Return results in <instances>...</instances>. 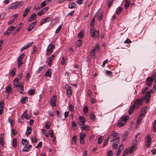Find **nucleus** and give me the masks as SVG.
<instances>
[{
  "label": "nucleus",
  "instance_id": "f257e3e1",
  "mask_svg": "<svg viewBox=\"0 0 156 156\" xmlns=\"http://www.w3.org/2000/svg\"><path fill=\"white\" fill-rule=\"evenodd\" d=\"M143 102L142 99L139 98L133 101V105L136 108V109H138L141 106Z\"/></svg>",
  "mask_w": 156,
  "mask_h": 156
},
{
  "label": "nucleus",
  "instance_id": "f03ea898",
  "mask_svg": "<svg viewBox=\"0 0 156 156\" xmlns=\"http://www.w3.org/2000/svg\"><path fill=\"white\" fill-rule=\"evenodd\" d=\"M23 3V2L22 1L16 2L11 5L9 8L12 9H15L18 8H19L22 5Z\"/></svg>",
  "mask_w": 156,
  "mask_h": 156
},
{
  "label": "nucleus",
  "instance_id": "7ed1b4c3",
  "mask_svg": "<svg viewBox=\"0 0 156 156\" xmlns=\"http://www.w3.org/2000/svg\"><path fill=\"white\" fill-rule=\"evenodd\" d=\"M90 33L91 34V37L94 38H98L99 37V32L98 30H96L93 27L91 28L90 31Z\"/></svg>",
  "mask_w": 156,
  "mask_h": 156
},
{
  "label": "nucleus",
  "instance_id": "20e7f679",
  "mask_svg": "<svg viewBox=\"0 0 156 156\" xmlns=\"http://www.w3.org/2000/svg\"><path fill=\"white\" fill-rule=\"evenodd\" d=\"M129 118V116L128 115L121 117L120 119V122L118 124V126L119 127H121L123 126L125 124Z\"/></svg>",
  "mask_w": 156,
  "mask_h": 156
},
{
  "label": "nucleus",
  "instance_id": "39448f33",
  "mask_svg": "<svg viewBox=\"0 0 156 156\" xmlns=\"http://www.w3.org/2000/svg\"><path fill=\"white\" fill-rule=\"evenodd\" d=\"M55 48V46L53 44H49L46 49L47 53L46 54V55H51L53 52V49Z\"/></svg>",
  "mask_w": 156,
  "mask_h": 156
},
{
  "label": "nucleus",
  "instance_id": "423d86ee",
  "mask_svg": "<svg viewBox=\"0 0 156 156\" xmlns=\"http://www.w3.org/2000/svg\"><path fill=\"white\" fill-rule=\"evenodd\" d=\"M118 134V133L116 132H112V138H111V142H112L113 140H117V139H118L119 140V137Z\"/></svg>",
  "mask_w": 156,
  "mask_h": 156
},
{
  "label": "nucleus",
  "instance_id": "0eeeda50",
  "mask_svg": "<svg viewBox=\"0 0 156 156\" xmlns=\"http://www.w3.org/2000/svg\"><path fill=\"white\" fill-rule=\"evenodd\" d=\"M151 97V94L149 91H147L146 94L144 97L141 98L142 99L143 101L144 99L146 100L145 101V103L147 104L149 102L150 98Z\"/></svg>",
  "mask_w": 156,
  "mask_h": 156
},
{
  "label": "nucleus",
  "instance_id": "6e6552de",
  "mask_svg": "<svg viewBox=\"0 0 156 156\" xmlns=\"http://www.w3.org/2000/svg\"><path fill=\"white\" fill-rule=\"evenodd\" d=\"M65 88L66 91V93L68 95L69 97H70L72 94V91L71 87L68 84H66Z\"/></svg>",
  "mask_w": 156,
  "mask_h": 156
},
{
  "label": "nucleus",
  "instance_id": "1a4fd4ad",
  "mask_svg": "<svg viewBox=\"0 0 156 156\" xmlns=\"http://www.w3.org/2000/svg\"><path fill=\"white\" fill-rule=\"evenodd\" d=\"M145 140L146 145L148 147H150L151 143V138L149 135H147L146 138Z\"/></svg>",
  "mask_w": 156,
  "mask_h": 156
},
{
  "label": "nucleus",
  "instance_id": "9d476101",
  "mask_svg": "<svg viewBox=\"0 0 156 156\" xmlns=\"http://www.w3.org/2000/svg\"><path fill=\"white\" fill-rule=\"evenodd\" d=\"M56 98L55 96H53L51 98L50 101V104L52 107H54L56 106L55 104Z\"/></svg>",
  "mask_w": 156,
  "mask_h": 156
},
{
  "label": "nucleus",
  "instance_id": "9b49d317",
  "mask_svg": "<svg viewBox=\"0 0 156 156\" xmlns=\"http://www.w3.org/2000/svg\"><path fill=\"white\" fill-rule=\"evenodd\" d=\"M18 87V91L21 94H23L24 90L23 83L21 82Z\"/></svg>",
  "mask_w": 156,
  "mask_h": 156
},
{
  "label": "nucleus",
  "instance_id": "f8f14e48",
  "mask_svg": "<svg viewBox=\"0 0 156 156\" xmlns=\"http://www.w3.org/2000/svg\"><path fill=\"white\" fill-rule=\"evenodd\" d=\"M15 28V27L13 26H11L8 29V30L5 32V35H8L10 34L14 30Z\"/></svg>",
  "mask_w": 156,
  "mask_h": 156
},
{
  "label": "nucleus",
  "instance_id": "ddd939ff",
  "mask_svg": "<svg viewBox=\"0 0 156 156\" xmlns=\"http://www.w3.org/2000/svg\"><path fill=\"white\" fill-rule=\"evenodd\" d=\"M37 23V22L35 21L30 24L27 28V31L28 32L30 31L34 28V26Z\"/></svg>",
  "mask_w": 156,
  "mask_h": 156
},
{
  "label": "nucleus",
  "instance_id": "4468645a",
  "mask_svg": "<svg viewBox=\"0 0 156 156\" xmlns=\"http://www.w3.org/2000/svg\"><path fill=\"white\" fill-rule=\"evenodd\" d=\"M33 43L34 42H31L27 43L26 45L24 46L21 48V52L22 51L26 49L31 47Z\"/></svg>",
  "mask_w": 156,
  "mask_h": 156
},
{
  "label": "nucleus",
  "instance_id": "2eb2a0df",
  "mask_svg": "<svg viewBox=\"0 0 156 156\" xmlns=\"http://www.w3.org/2000/svg\"><path fill=\"white\" fill-rule=\"evenodd\" d=\"M153 79L152 78V76L151 77H148L146 79V83L147 85L148 86H150L153 81Z\"/></svg>",
  "mask_w": 156,
  "mask_h": 156
},
{
  "label": "nucleus",
  "instance_id": "dca6fc26",
  "mask_svg": "<svg viewBox=\"0 0 156 156\" xmlns=\"http://www.w3.org/2000/svg\"><path fill=\"white\" fill-rule=\"evenodd\" d=\"M79 120L80 121L79 124L80 125L82 126L85 124L86 119L84 117L82 116L80 117Z\"/></svg>",
  "mask_w": 156,
  "mask_h": 156
},
{
  "label": "nucleus",
  "instance_id": "f3484780",
  "mask_svg": "<svg viewBox=\"0 0 156 156\" xmlns=\"http://www.w3.org/2000/svg\"><path fill=\"white\" fill-rule=\"evenodd\" d=\"M48 9V7H46L37 13L38 16H41Z\"/></svg>",
  "mask_w": 156,
  "mask_h": 156
},
{
  "label": "nucleus",
  "instance_id": "a211bd4d",
  "mask_svg": "<svg viewBox=\"0 0 156 156\" xmlns=\"http://www.w3.org/2000/svg\"><path fill=\"white\" fill-rule=\"evenodd\" d=\"M55 57V55H51V56L50 57H49L48 59H49V61L48 62V65L49 66H50L51 64H52V61L54 59V57Z\"/></svg>",
  "mask_w": 156,
  "mask_h": 156
},
{
  "label": "nucleus",
  "instance_id": "6ab92c4d",
  "mask_svg": "<svg viewBox=\"0 0 156 156\" xmlns=\"http://www.w3.org/2000/svg\"><path fill=\"white\" fill-rule=\"evenodd\" d=\"M37 18V15L35 13L32 14L28 19V21H32L36 19Z\"/></svg>",
  "mask_w": 156,
  "mask_h": 156
},
{
  "label": "nucleus",
  "instance_id": "aec40b11",
  "mask_svg": "<svg viewBox=\"0 0 156 156\" xmlns=\"http://www.w3.org/2000/svg\"><path fill=\"white\" fill-rule=\"evenodd\" d=\"M82 126L80 127L82 130H84L88 131L90 130V128L89 126L85 125V124Z\"/></svg>",
  "mask_w": 156,
  "mask_h": 156
},
{
  "label": "nucleus",
  "instance_id": "412c9836",
  "mask_svg": "<svg viewBox=\"0 0 156 156\" xmlns=\"http://www.w3.org/2000/svg\"><path fill=\"white\" fill-rule=\"evenodd\" d=\"M123 149V146L122 144L120 145L119 147V148H118V150L117 151L116 154L117 155H119L121 151Z\"/></svg>",
  "mask_w": 156,
  "mask_h": 156
},
{
  "label": "nucleus",
  "instance_id": "4be33fe9",
  "mask_svg": "<svg viewBox=\"0 0 156 156\" xmlns=\"http://www.w3.org/2000/svg\"><path fill=\"white\" fill-rule=\"evenodd\" d=\"M30 9L31 8L30 7H29L28 8H27L25 9V11L23 12V17H25L27 15L28 12L30 11Z\"/></svg>",
  "mask_w": 156,
  "mask_h": 156
},
{
  "label": "nucleus",
  "instance_id": "5701e85b",
  "mask_svg": "<svg viewBox=\"0 0 156 156\" xmlns=\"http://www.w3.org/2000/svg\"><path fill=\"white\" fill-rule=\"evenodd\" d=\"M136 108L133 105L131 106L129 109V115H131L132 113Z\"/></svg>",
  "mask_w": 156,
  "mask_h": 156
},
{
  "label": "nucleus",
  "instance_id": "b1692460",
  "mask_svg": "<svg viewBox=\"0 0 156 156\" xmlns=\"http://www.w3.org/2000/svg\"><path fill=\"white\" fill-rule=\"evenodd\" d=\"M19 79V78H16L13 81V84L14 86V87H18L19 86V85L20 84V83H18Z\"/></svg>",
  "mask_w": 156,
  "mask_h": 156
},
{
  "label": "nucleus",
  "instance_id": "393cba45",
  "mask_svg": "<svg viewBox=\"0 0 156 156\" xmlns=\"http://www.w3.org/2000/svg\"><path fill=\"white\" fill-rule=\"evenodd\" d=\"M12 88L10 86H8L6 88L5 91L9 95L12 92Z\"/></svg>",
  "mask_w": 156,
  "mask_h": 156
},
{
  "label": "nucleus",
  "instance_id": "a878e982",
  "mask_svg": "<svg viewBox=\"0 0 156 156\" xmlns=\"http://www.w3.org/2000/svg\"><path fill=\"white\" fill-rule=\"evenodd\" d=\"M119 140L118 139H117V140H113V143L112 144V147L113 148L115 149L117 147V146L119 143Z\"/></svg>",
  "mask_w": 156,
  "mask_h": 156
},
{
  "label": "nucleus",
  "instance_id": "bb28decb",
  "mask_svg": "<svg viewBox=\"0 0 156 156\" xmlns=\"http://www.w3.org/2000/svg\"><path fill=\"white\" fill-rule=\"evenodd\" d=\"M32 147L31 145L25 146L23 149V152L28 151L30 148Z\"/></svg>",
  "mask_w": 156,
  "mask_h": 156
},
{
  "label": "nucleus",
  "instance_id": "cd10ccee",
  "mask_svg": "<svg viewBox=\"0 0 156 156\" xmlns=\"http://www.w3.org/2000/svg\"><path fill=\"white\" fill-rule=\"evenodd\" d=\"M76 6V4L73 2H71L69 4V8L72 9L75 8Z\"/></svg>",
  "mask_w": 156,
  "mask_h": 156
},
{
  "label": "nucleus",
  "instance_id": "c85d7f7f",
  "mask_svg": "<svg viewBox=\"0 0 156 156\" xmlns=\"http://www.w3.org/2000/svg\"><path fill=\"white\" fill-rule=\"evenodd\" d=\"M51 69H48L47 71L45 73V76L47 77H50L51 76Z\"/></svg>",
  "mask_w": 156,
  "mask_h": 156
},
{
  "label": "nucleus",
  "instance_id": "c756f323",
  "mask_svg": "<svg viewBox=\"0 0 156 156\" xmlns=\"http://www.w3.org/2000/svg\"><path fill=\"white\" fill-rule=\"evenodd\" d=\"M136 146H132L130 147L129 150V154L132 153L134 151H135L136 149Z\"/></svg>",
  "mask_w": 156,
  "mask_h": 156
},
{
  "label": "nucleus",
  "instance_id": "7c9ffc66",
  "mask_svg": "<svg viewBox=\"0 0 156 156\" xmlns=\"http://www.w3.org/2000/svg\"><path fill=\"white\" fill-rule=\"evenodd\" d=\"M136 146H132L130 147L129 150V154L132 153L134 151H135L136 149Z\"/></svg>",
  "mask_w": 156,
  "mask_h": 156
},
{
  "label": "nucleus",
  "instance_id": "2f4dec72",
  "mask_svg": "<svg viewBox=\"0 0 156 156\" xmlns=\"http://www.w3.org/2000/svg\"><path fill=\"white\" fill-rule=\"evenodd\" d=\"M16 70V69L15 68L12 69L10 72V75L12 76H14L15 74Z\"/></svg>",
  "mask_w": 156,
  "mask_h": 156
},
{
  "label": "nucleus",
  "instance_id": "473e14b6",
  "mask_svg": "<svg viewBox=\"0 0 156 156\" xmlns=\"http://www.w3.org/2000/svg\"><path fill=\"white\" fill-rule=\"evenodd\" d=\"M8 120L9 122L10 123V126H12L14 125V122L13 120L10 117H9V118Z\"/></svg>",
  "mask_w": 156,
  "mask_h": 156
},
{
  "label": "nucleus",
  "instance_id": "72a5a7b5",
  "mask_svg": "<svg viewBox=\"0 0 156 156\" xmlns=\"http://www.w3.org/2000/svg\"><path fill=\"white\" fill-rule=\"evenodd\" d=\"M31 128L30 127H27V130L26 132V135H29L31 133Z\"/></svg>",
  "mask_w": 156,
  "mask_h": 156
},
{
  "label": "nucleus",
  "instance_id": "f704fd0d",
  "mask_svg": "<svg viewBox=\"0 0 156 156\" xmlns=\"http://www.w3.org/2000/svg\"><path fill=\"white\" fill-rule=\"evenodd\" d=\"M35 92V90L34 89L29 90L28 91V93L30 95H32L34 94Z\"/></svg>",
  "mask_w": 156,
  "mask_h": 156
},
{
  "label": "nucleus",
  "instance_id": "c9c22d12",
  "mask_svg": "<svg viewBox=\"0 0 156 156\" xmlns=\"http://www.w3.org/2000/svg\"><path fill=\"white\" fill-rule=\"evenodd\" d=\"M12 146L14 147H16L17 146V140L16 138H14L13 140Z\"/></svg>",
  "mask_w": 156,
  "mask_h": 156
},
{
  "label": "nucleus",
  "instance_id": "e433bc0d",
  "mask_svg": "<svg viewBox=\"0 0 156 156\" xmlns=\"http://www.w3.org/2000/svg\"><path fill=\"white\" fill-rule=\"evenodd\" d=\"M104 137L102 136H100L98 139V144H100L101 143L103 140L104 139Z\"/></svg>",
  "mask_w": 156,
  "mask_h": 156
},
{
  "label": "nucleus",
  "instance_id": "4c0bfd02",
  "mask_svg": "<svg viewBox=\"0 0 156 156\" xmlns=\"http://www.w3.org/2000/svg\"><path fill=\"white\" fill-rule=\"evenodd\" d=\"M122 10V7H119L118 8V9L117 11L116 12V13L117 14H120Z\"/></svg>",
  "mask_w": 156,
  "mask_h": 156
},
{
  "label": "nucleus",
  "instance_id": "58836bf2",
  "mask_svg": "<svg viewBox=\"0 0 156 156\" xmlns=\"http://www.w3.org/2000/svg\"><path fill=\"white\" fill-rule=\"evenodd\" d=\"M24 56V55L23 54H21L18 58L17 59L18 61H21L23 59V57Z\"/></svg>",
  "mask_w": 156,
  "mask_h": 156
},
{
  "label": "nucleus",
  "instance_id": "ea45409f",
  "mask_svg": "<svg viewBox=\"0 0 156 156\" xmlns=\"http://www.w3.org/2000/svg\"><path fill=\"white\" fill-rule=\"evenodd\" d=\"M142 119V117L141 116H139L138 119L136 121L137 125L138 126L139 125Z\"/></svg>",
  "mask_w": 156,
  "mask_h": 156
},
{
  "label": "nucleus",
  "instance_id": "a19ab883",
  "mask_svg": "<svg viewBox=\"0 0 156 156\" xmlns=\"http://www.w3.org/2000/svg\"><path fill=\"white\" fill-rule=\"evenodd\" d=\"M130 2L129 1H126L124 7L125 9H127L129 6Z\"/></svg>",
  "mask_w": 156,
  "mask_h": 156
},
{
  "label": "nucleus",
  "instance_id": "79ce46f5",
  "mask_svg": "<svg viewBox=\"0 0 156 156\" xmlns=\"http://www.w3.org/2000/svg\"><path fill=\"white\" fill-rule=\"evenodd\" d=\"M113 2V0H108V7L110 8L112 5Z\"/></svg>",
  "mask_w": 156,
  "mask_h": 156
},
{
  "label": "nucleus",
  "instance_id": "37998d69",
  "mask_svg": "<svg viewBox=\"0 0 156 156\" xmlns=\"http://www.w3.org/2000/svg\"><path fill=\"white\" fill-rule=\"evenodd\" d=\"M23 118L26 119H29L30 118V117L28 114H26L23 115Z\"/></svg>",
  "mask_w": 156,
  "mask_h": 156
},
{
  "label": "nucleus",
  "instance_id": "c03bdc74",
  "mask_svg": "<svg viewBox=\"0 0 156 156\" xmlns=\"http://www.w3.org/2000/svg\"><path fill=\"white\" fill-rule=\"evenodd\" d=\"M27 98V97H24L22 98L20 100V102L22 103H24L25 102Z\"/></svg>",
  "mask_w": 156,
  "mask_h": 156
},
{
  "label": "nucleus",
  "instance_id": "a18cd8bd",
  "mask_svg": "<svg viewBox=\"0 0 156 156\" xmlns=\"http://www.w3.org/2000/svg\"><path fill=\"white\" fill-rule=\"evenodd\" d=\"M27 140L26 139H23L22 140V144H23L27 145L28 142H27Z\"/></svg>",
  "mask_w": 156,
  "mask_h": 156
},
{
  "label": "nucleus",
  "instance_id": "49530a36",
  "mask_svg": "<svg viewBox=\"0 0 156 156\" xmlns=\"http://www.w3.org/2000/svg\"><path fill=\"white\" fill-rule=\"evenodd\" d=\"M86 136V134L84 133H80V139H84Z\"/></svg>",
  "mask_w": 156,
  "mask_h": 156
},
{
  "label": "nucleus",
  "instance_id": "de8ad7c7",
  "mask_svg": "<svg viewBox=\"0 0 156 156\" xmlns=\"http://www.w3.org/2000/svg\"><path fill=\"white\" fill-rule=\"evenodd\" d=\"M48 133L50 134V136L51 137H54V133H53V131L52 130H51V129L49 131Z\"/></svg>",
  "mask_w": 156,
  "mask_h": 156
},
{
  "label": "nucleus",
  "instance_id": "09e8293b",
  "mask_svg": "<svg viewBox=\"0 0 156 156\" xmlns=\"http://www.w3.org/2000/svg\"><path fill=\"white\" fill-rule=\"evenodd\" d=\"M82 44V40H79L76 42V44L77 46H80Z\"/></svg>",
  "mask_w": 156,
  "mask_h": 156
},
{
  "label": "nucleus",
  "instance_id": "8fccbe9b",
  "mask_svg": "<svg viewBox=\"0 0 156 156\" xmlns=\"http://www.w3.org/2000/svg\"><path fill=\"white\" fill-rule=\"evenodd\" d=\"M41 8V7L40 5H39V4H37L36 5L34 8V9L35 10H37L40 9Z\"/></svg>",
  "mask_w": 156,
  "mask_h": 156
},
{
  "label": "nucleus",
  "instance_id": "3c124183",
  "mask_svg": "<svg viewBox=\"0 0 156 156\" xmlns=\"http://www.w3.org/2000/svg\"><path fill=\"white\" fill-rule=\"evenodd\" d=\"M15 20V19L14 18H13L12 17L11 19L8 22V24H11L14 22Z\"/></svg>",
  "mask_w": 156,
  "mask_h": 156
},
{
  "label": "nucleus",
  "instance_id": "603ef678",
  "mask_svg": "<svg viewBox=\"0 0 156 156\" xmlns=\"http://www.w3.org/2000/svg\"><path fill=\"white\" fill-rule=\"evenodd\" d=\"M62 27V25H60L58 28L56 29L55 31L56 33H58Z\"/></svg>",
  "mask_w": 156,
  "mask_h": 156
},
{
  "label": "nucleus",
  "instance_id": "864d4df0",
  "mask_svg": "<svg viewBox=\"0 0 156 156\" xmlns=\"http://www.w3.org/2000/svg\"><path fill=\"white\" fill-rule=\"evenodd\" d=\"M11 133L14 135H15L17 134V131L15 129H11Z\"/></svg>",
  "mask_w": 156,
  "mask_h": 156
},
{
  "label": "nucleus",
  "instance_id": "5fc2aeb1",
  "mask_svg": "<svg viewBox=\"0 0 156 156\" xmlns=\"http://www.w3.org/2000/svg\"><path fill=\"white\" fill-rule=\"evenodd\" d=\"M31 140L32 142L35 143L37 141V139L35 137L33 136L31 137Z\"/></svg>",
  "mask_w": 156,
  "mask_h": 156
},
{
  "label": "nucleus",
  "instance_id": "6e6d98bb",
  "mask_svg": "<svg viewBox=\"0 0 156 156\" xmlns=\"http://www.w3.org/2000/svg\"><path fill=\"white\" fill-rule=\"evenodd\" d=\"M88 107L87 106H85L83 109V112L84 113H87L88 111Z\"/></svg>",
  "mask_w": 156,
  "mask_h": 156
},
{
  "label": "nucleus",
  "instance_id": "4d7b16f0",
  "mask_svg": "<svg viewBox=\"0 0 156 156\" xmlns=\"http://www.w3.org/2000/svg\"><path fill=\"white\" fill-rule=\"evenodd\" d=\"M107 156H113V153L112 151L110 150L108 151Z\"/></svg>",
  "mask_w": 156,
  "mask_h": 156
},
{
  "label": "nucleus",
  "instance_id": "13d9d810",
  "mask_svg": "<svg viewBox=\"0 0 156 156\" xmlns=\"http://www.w3.org/2000/svg\"><path fill=\"white\" fill-rule=\"evenodd\" d=\"M72 124L74 128H75V129H76L77 128V125L75 122L74 121L72 122Z\"/></svg>",
  "mask_w": 156,
  "mask_h": 156
},
{
  "label": "nucleus",
  "instance_id": "bf43d9fd",
  "mask_svg": "<svg viewBox=\"0 0 156 156\" xmlns=\"http://www.w3.org/2000/svg\"><path fill=\"white\" fill-rule=\"evenodd\" d=\"M152 76L153 80H154V82L156 83V73H154Z\"/></svg>",
  "mask_w": 156,
  "mask_h": 156
},
{
  "label": "nucleus",
  "instance_id": "052dcab7",
  "mask_svg": "<svg viewBox=\"0 0 156 156\" xmlns=\"http://www.w3.org/2000/svg\"><path fill=\"white\" fill-rule=\"evenodd\" d=\"M148 89V87H145L142 90V93L143 94H144L147 91V90Z\"/></svg>",
  "mask_w": 156,
  "mask_h": 156
},
{
  "label": "nucleus",
  "instance_id": "680f3d73",
  "mask_svg": "<svg viewBox=\"0 0 156 156\" xmlns=\"http://www.w3.org/2000/svg\"><path fill=\"white\" fill-rule=\"evenodd\" d=\"M74 106L72 105H70L69 107V109L71 112L73 111Z\"/></svg>",
  "mask_w": 156,
  "mask_h": 156
},
{
  "label": "nucleus",
  "instance_id": "e2e57ef3",
  "mask_svg": "<svg viewBox=\"0 0 156 156\" xmlns=\"http://www.w3.org/2000/svg\"><path fill=\"white\" fill-rule=\"evenodd\" d=\"M83 32L82 33V32H81L80 33H79L78 34V37L80 38H81L83 37Z\"/></svg>",
  "mask_w": 156,
  "mask_h": 156
},
{
  "label": "nucleus",
  "instance_id": "0e129e2a",
  "mask_svg": "<svg viewBox=\"0 0 156 156\" xmlns=\"http://www.w3.org/2000/svg\"><path fill=\"white\" fill-rule=\"evenodd\" d=\"M129 150L126 149L123 152V156H125L128 153H129Z\"/></svg>",
  "mask_w": 156,
  "mask_h": 156
},
{
  "label": "nucleus",
  "instance_id": "69168bd1",
  "mask_svg": "<svg viewBox=\"0 0 156 156\" xmlns=\"http://www.w3.org/2000/svg\"><path fill=\"white\" fill-rule=\"evenodd\" d=\"M72 141L74 142V144H75L76 141V135H74L72 138Z\"/></svg>",
  "mask_w": 156,
  "mask_h": 156
},
{
  "label": "nucleus",
  "instance_id": "338daca9",
  "mask_svg": "<svg viewBox=\"0 0 156 156\" xmlns=\"http://www.w3.org/2000/svg\"><path fill=\"white\" fill-rule=\"evenodd\" d=\"M137 140L136 139L134 140L133 142L132 146H136V145L137 144Z\"/></svg>",
  "mask_w": 156,
  "mask_h": 156
},
{
  "label": "nucleus",
  "instance_id": "774afa93",
  "mask_svg": "<svg viewBox=\"0 0 156 156\" xmlns=\"http://www.w3.org/2000/svg\"><path fill=\"white\" fill-rule=\"evenodd\" d=\"M131 41L130 40L129 38H127L126 39V40L124 41V43H131Z\"/></svg>",
  "mask_w": 156,
  "mask_h": 156
}]
</instances>
